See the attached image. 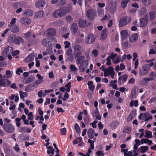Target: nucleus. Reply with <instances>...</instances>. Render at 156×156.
I'll return each instance as SVG.
<instances>
[{
	"mask_svg": "<svg viewBox=\"0 0 156 156\" xmlns=\"http://www.w3.org/2000/svg\"><path fill=\"white\" fill-rule=\"evenodd\" d=\"M119 124V122L117 121H114L110 124V126L115 129L118 127Z\"/></svg>",
	"mask_w": 156,
	"mask_h": 156,
	"instance_id": "26",
	"label": "nucleus"
},
{
	"mask_svg": "<svg viewBox=\"0 0 156 156\" xmlns=\"http://www.w3.org/2000/svg\"><path fill=\"white\" fill-rule=\"evenodd\" d=\"M14 50L12 47L11 46L5 48L3 51L2 54L4 56H7L8 55L12 54L13 51Z\"/></svg>",
	"mask_w": 156,
	"mask_h": 156,
	"instance_id": "13",
	"label": "nucleus"
},
{
	"mask_svg": "<svg viewBox=\"0 0 156 156\" xmlns=\"http://www.w3.org/2000/svg\"><path fill=\"white\" fill-rule=\"evenodd\" d=\"M60 131L61 134L62 135H65L66 132V128H63L60 129Z\"/></svg>",
	"mask_w": 156,
	"mask_h": 156,
	"instance_id": "53",
	"label": "nucleus"
},
{
	"mask_svg": "<svg viewBox=\"0 0 156 156\" xmlns=\"http://www.w3.org/2000/svg\"><path fill=\"white\" fill-rule=\"evenodd\" d=\"M20 137L23 141H27L29 140L30 136L27 134L23 135L21 136Z\"/></svg>",
	"mask_w": 156,
	"mask_h": 156,
	"instance_id": "35",
	"label": "nucleus"
},
{
	"mask_svg": "<svg viewBox=\"0 0 156 156\" xmlns=\"http://www.w3.org/2000/svg\"><path fill=\"white\" fill-rule=\"evenodd\" d=\"M128 78V75L125 74L119 77L118 82L119 84H121L126 81Z\"/></svg>",
	"mask_w": 156,
	"mask_h": 156,
	"instance_id": "17",
	"label": "nucleus"
},
{
	"mask_svg": "<svg viewBox=\"0 0 156 156\" xmlns=\"http://www.w3.org/2000/svg\"><path fill=\"white\" fill-rule=\"evenodd\" d=\"M120 34L122 40H125L129 36L128 31L127 30H122L120 32Z\"/></svg>",
	"mask_w": 156,
	"mask_h": 156,
	"instance_id": "15",
	"label": "nucleus"
},
{
	"mask_svg": "<svg viewBox=\"0 0 156 156\" xmlns=\"http://www.w3.org/2000/svg\"><path fill=\"white\" fill-rule=\"evenodd\" d=\"M64 98H62L63 101H65L67 99L69 98V95L67 93H66L64 96Z\"/></svg>",
	"mask_w": 156,
	"mask_h": 156,
	"instance_id": "58",
	"label": "nucleus"
},
{
	"mask_svg": "<svg viewBox=\"0 0 156 156\" xmlns=\"http://www.w3.org/2000/svg\"><path fill=\"white\" fill-rule=\"evenodd\" d=\"M87 21L86 20H80L79 21L78 25L80 28H84L85 27Z\"/></svg>",
	"mask_w": 156,
	"mask_h": 156,
	"instance_id": "24",
	"label": "nucleus"
},
{
	"mask_svg": "<svg viewBox=\"0 0 156 156\" xmlns=\"http://www.w3.org/2000/svg\"><path fill=\"white\" fill-rule=\"evenodd\" d=\"M85 57L84 55H81L79 56L76 60V62L77 65L80 64V62L84 60Z\"/></svg>",
	"mask_w": 156,
	"mask_h": 156,
	"instance_id": "33",
	"label": "nucleus"
},
{
	"mask_svg": "<svg viewBox=\"0 0 156 156\" xmlns=\"http://www.w3.org/2000/svg\"><path fill=\"white\" fill-rule=\"evenodd\" d=\"M148 53L149 55L156 54V51L153 48H151L149 51Z\"/></svg>",
	"mask_w": 156,
	"mask_h": 156,
	"instance_id": "61",
	"label": "nucleus"
},
{
	"mask_svg": "<svg viewBox=\"0 0 156 156\" xmlns=\"http://www.w3.org/2000/svg\"><path fill=\"white\" fill-rule=\"evenodd\" d=\"M35 80L34 78L33 77V78H27L25 77L24 78L25 82L24 83L26 84L30 83Z\"/></svg>",
	"mask_w": 156,
	"mask_h": 156,
	"instance_id": "30",
	"label": "nucleus"
},
{
	"mask_svg": "<svg viewBox=\"0 0 156 156\" xmlns=\"http://www.w3.org/2000/svg\"><path fill=\"white\" fill-rule=\"evenodd\" d=\"M96 154L97 156H104L105 155V153L100 150L97 151Z\"/></svg>",
	"mask_w": 156,
	"mask_h": 156,
	"instance_id": "48",
	"label": "nucleus"
},
{
	"mask_svg": "<svg viewBox=\"0 0 156 156\" xmlns=\"http://www.w3.org/2000/svg\"><path fill=\"white\" fill-rule=\"evenodd\" d=\"M20 23L23 24H29L31 23V20L28 18H22L20 19Z\"/></svg>",
	"mask_w": 156,
	"mask_h": 156,
	"instance_id": "20",
	"label": "nucleus"
},
{
	"mask_svg": "<svg viewBox=\"0 0 156 156\" xmlns=\"http://www.w3.org/2000/svg\"><path fill=\"white\" fill-rule=\"evenodd\" d=\"M69 11L68 7H64L54 11L53 13V16L56 18L61 17L66 15Z\"/></svg>",
	"mask_w": 156,
	"mask_h": 156,
	"instance_id": "1",
	"label": "nucleus"
},
{
	"mask_svg": "<svg viewBox=\"0 0 156 156\" xmlns=\"http://www.w3.org/2000/svg\"><path fill=\"white\" fill-rule=\"evenodd\" d=\"M47 149L51 150L50 151L49 150H48L47 151V153L48 154H52L54 155L55 154V149H52V147L51 146H48L47 147Z\"/></svg>",
	"mask_w": 156,
	"mask_h": 156,
	"instance_id": "32",
	"label": "nucleus"
},
{
	"mask_svg": "<svg viewBox=\"0 0 156 156\" xmlns=\"http://www.w3.org/2000/svg\"><path fill=\"white\" fill-rule=\"evenodd\" d=\"M44 12L42 10H40L36 12L35 14V16L36 18L42 17L44 15Z\"/></svg>",
	"mask_w": 156,
	"mask_h": 156,
	"instance_id": "29",
	"label": "nucleus"
},
{
	"mask_svg": "<svg viewBox=\"0 0 156 156\" xmlns=\"http://www.w3.org/2000/svg\"><path fill=\"white\" fill-rule=\"evenodd\" d=\"M129 115H131V116H133V117L135 118L136 116V110H134L131 112L129 114Z\"/></svg>",
	"mask_w": 156,
	"mask_h": 156,
	"instance_id": "59",
	"label": "nucleus"
},
{
	"mask_svg": "<svg viewBox=\"0 0 156 156\" xmlns=\"http://www.w3.org/2000/svg\"><path fill=\"white\" fill-rule=\"evenodd\" d=\"M94 106L96 108L94 111L91 112V114L93 118L95 117H96V119L97 120H100L101 119V115H100L99 112L98 110V103L97 101H96L94 102Z\"/></svg>",
	"mask_w": 156,
	"mask_h": 156,
	"instance_id": "4",
	"label": "nucleus"
},
{
	"mask_svg": "<svg viewBox=\"0 0 156 156\" xmlns=\"http://www.w3.org/2000/svg\"><path fill=\"white\" fill-rule=\"evenodd\" d=\"M3 129L7 133H12L15 131L14 127L11 124L5 123L3 126Z\"/></svg>",
	"mask_w": 156,
	"mask_h": 156,
	"instance_id": "7",
	"label": "nucleus"
},
{
	"mask_svg": "<svg viewBox=\"0 0 156 156\" xmlns=\"http://www.w3.org/2000/svg\"><path fill=\"white\" fill-rule=\"evenodd\" d=\"M87 68V66H84L80 64V65L79 69L80 72H83L85 71V69Z\"/></svg>",
	"mask_w": 156,
	"mask_h": 156,
	"instance_id": "49",
	"label": "nucleus"
},
{
	"mask_svg": "<svg viewBox=\"0 0 156 156\" xmlns=\"http://www.w3.org/2000/svg\"><path fill=\"white\" fill-rule=\"evenodd\" d=\"M16 19L15 18H12L11 22H10V25H15V24L16 23Z\"/></svg>",
	"mask_w": 156,
	"mask_h": 156,
	"instance_id": "63",
	"label": "nucleus"
},
{
	"mask_svg": "<svg viewBox=\"0 0 156 156\" xmlns=\"http://www.w3.org/2000/svg\"><path fill=\"white\" fill-rule=\"evenodd\" d=\"M53 39L51 37H46L42 40L41 43L42 45L44 47L46 46L48 44L49 48H51L52 44L51 43L53 41Z\"/></svg>",
	"mask_w": 156,
	"mask_h": 156,
	"instance_id": "6",
	"label": "nucleus"
},
{
	"mask_svg": "<svg viewBox=\"0 0 156 156\" xmlns=\"http://www.w3.org/2000/svg\"><path fill=\"white\" fill-rule=\"evenodd\" d=\"M96 15V12L91 9H89L86 12V16L89 20H93L95 18Z\"/></svg>",
	"mask_w": 156,
	"mask_h": 156,
	"instance_id": "8",
	"label": "nucleus"
},
{
	"mask_svg": "<svg viewBox=\"0 0 156 156\" xmlns=\"http://www.w3.org/2000/svg\"><path fill=\"white\" fill-rule=\"evenodd\" d=\"M78 26L77 23H73L71 25L70 30L72 34H75L78 30Z\"/></svg>",
	"mask_w": 156,
	"mask_h": 156,
	"instance_id": "16",
	"label": "nucleus"
},
{
	"mask_svg": "<svg viewBox=\"0 0 156 156\" xmlns=\"http://www.w3.org/2000/svg\"><path fill=\"white\" fill-rule=\"evenodd\" d=\"M95 39V37L93 34H90L87 36L85 40V43L87 44H91L93 43Z\"/></svg>",
	"mask_w": 156,
	"mask_h": 156,
	"instance_id": "11",
	"label": "nucleus"
},
{
	"mask_svg": "<svg viewBox=\"0 0 156 156\" xmlns=\"http://www.w3.org/2000/svg\"><path fill=\"white\" fill-rule=\"evenodd\" d=\"M66 19V20L69 23H71L73 20L72 17L70 16H67Z\"/></svg>",
	"mask_w": 156,
	"mask_h": 156,
	"instance_id": "50",
	"label": "nucleus"
},
{
	"mask_svg": "<svg viewBox=\"0 0 156 156\" xmlns=\"http://www.w3.org/2000/svg\"><path fill=\"white\" fill-rule=\"evenodd\" d=\"M98 122V121L95 120L93 122L90 123V125H92V127L94 128H96L97 127L96 123Z\"/></svg>",
	"mask_w": 156,
	"mask_h": 156,
	"instance_id": "52",
	"label": "nucleus"
},
{
	"mask_svg": "<svg viewBox=\"0 0 156 156\" xmlns=\"http://www.w3.org/2000/svg\"><path fill=\"white\" fill-rule=\"evenodd\" d=\"M23 70L21 68H18L16 71V73L19 75H20V73H23Z\"/></svg>",
	"mask_w": 156,
	"mask_h": 156,
	"instance_id": "51",
	"label": "nucleus"
},
{
	"mask_svg": "<svg viewBox=\"0 0 156 156\" xmlns=\"http://www.w3.org/2000/svg\"><path fill=\"white\" fill-rule=\"evenodd\" d=\"M34 56L33 54L31 53L29 55L24 59V61L26 62H29L33 60L34 58Z\"/></svg>",
	"mask_w": 156,
	"mask_h": 156,
	"instance_id": "23",
	"label": "nucleus"
},
{
	"mask_svg": "<svg viewBox=\"0 0 156 156\" xmlns=\"http://www.w3.org/2000/svg\"><path fill=\"white\" fill-rule=\"evenodd\" d=\"M11 82L9 79L6 77L5 75L4 76L0 79V87H8L11 84Z\"/></svg>",
	"mask_w": 156,
	"mask_h": 156,
	"instance_id": "3",
	"label": "nucleus"
},
{
	"mask_svg": "<svg viewBox=\"0 0 156 156\" xmlns=\"http://www.w3.org/2000/svg\"><path fill=\"white\" fill-rule=\"evenodd\" d=\"M5 73L6 75V76L8 79L10 78L12 75V73L11 72V71L9 70L6 71Z\"/></svg>",
	"mask_w": 156,
	"mask_h": 156,
	"instance_id": "44",
	"label": "nucleus"
},
{
	"mask_svg": "<svg viewBox=\"0 0 156 156\" xmlns=\"http://www.w3.org/2000/svg\"><path fill=\"white\" fill-rule=\"evenodd\" d=\"M142 3L145 6L149 5L151 2V0H141Z\"/></svg>",
	"mask_w": 156,
	"mask_h": 156,
	"instance_id": "40",
	"label": "nucleus"
},
{
	"mask_svg": "<svg viewBox=\"0 0 156 156\" xmlns=\"http://www.w3.org/2000/svg\"><path fill=\"white\" fill-rule=\"evenodd\" d=\"M8 27L9 28L10 30L13 33H17L20 30L19 27L16 24L13 25L9 24Z\"/></svg>",
	"mask_w": 156,
	"mask_h": 156,
	"instance_id": "12",
	"label": "nucleus"
},
{
	"mask_svg": "<svg viewBox=\"0 0 156 156\" xmlns=\"http://www.w3.org/2000/svg\"><path fill=\"white\" fill-rule=\"evenodd\" d=\"M33 10L30 9L26 10L25 12H24L25 16H31L33 15Z\"/></svg>",
	"mask_w": 156,
	"mask_h": 156,
	"instance_id": "28",
	"label": "nucleus"
},
{
	"mask_svg": "<svg viewBox=\"0 0 156 156\" xmlns=\"http://www.w3.org/2000/svg\"><path fill=\"white\" fill-rule=\"evenodd\" d=\"M148 16V14H147L144 16L145 18H142L140 19L139 23L140 27H145L147 25V22L149 21V20Z\"/></svg>",
	"mask_w": 156,
	"mask_h": 156,
	"instance_id": "9",
	"label": "nucleus"
},
{
	"mask_svg": "<svg viewBox=\"0 0 156 156\" xmlns=\"http://www.w3.org/2000/svg\"><path fill=\"white\" fill-rule=\"evenodd\" d=\"M107 30V29L105 28L102 31L100 37L101 40H104L106 37L107 36V34H106Z\"/></svg>",
	"mask_w": 156,
	"mask_h": 156,
	"instance_id": "25",
	"label": "nucleus"
},
{
	"mask_svg": "<svg viewBox=\"0 0 156 156\" xmlns=\"http://www.w3.org/2000/svg\"><path fill=\"white\" fill-rule=\"evenodd\" d=\"M145 133V135L144 136L145 137L149 138L152 137V132L151 131L147 130L146 131Z\"/></svg>",
	"mask_w": 156,
	"mask_h": 156,
	"instance_id": "37",
	"label": "nucleus"
},
{
	"mask_svg": "<svg viewBox=\"0 0 156 156\" xmlns=\"http://www.w3.org/2000/svg\"><path fill=\"white\" fill-rule=\"evenodd\" d=\"M70 68L71 70L73 71H77L78 70L77 68L74 65H71Z\"/></svg>",
	"mask_w": 156,
	"mask_h": 156,
	"instance_id": "55",
	"label": "nucleus"
},
{
	"mask_svg": "<svg viewBox=\"0 0 156 156\" xmlns=\"http://www.w3.org/2000/svg\"><path fill=\"white\" fill-rule=\"evenodd\" d=\"M56 34V31L55 29L50 28L48 29L47 31V34L49 36H53Z\"/></svg>",
	"mask_w": 156,
	"mask_h": 156,
	"instance_id": "21",
	"label": "nucleus"
},
{
	"mask_svg": "<svg viewBox=\"0 0 156 156\" xmlns=\"http://www.w3.org/2000/svg\"><path fill=\"white\" fill-rule=\"evenodd\" d=\"M75 129L77 133H80V128L78 124L77 123L75 124Z\"/></svg>",
	"mask_w": 156,
	"mask_h": 156,
	"instance_id": "43",
	"label": "nucleus"
},
{
	"mask_svg": "<svg viewBox=\"0 0 156 156\" xmlns=\"http://www.w3.org/2000/svg\"><path fill=\"white\" fill-rule=\"evenodd\" d=\"M114 68L112 66H110L108 69H105L104 72L105 76H107L109 74H110L114 72Z\"/></svg>",
	"mask_w": 156,
	"mask_h": 156,
	"instance_id": "14",
	"label": "nucleus"
},
{
	"mask_svg": "<svg viewBox=\"0 0 156 156\" xmlns=\"http://www.w3.org/2000/svg\"><path fill=\"white\" fill-rule=\"evenodd\" d=\"M128 3L125 1V0L123 1L121 3V6L123 8L125 9L126 7L127 6V4Z\"/></svg>",
	"mask_w": 156,
	"mask_h": 156,
	"instance_id": "57",
	"label": "nucleus"
},
{
	"mask_svg": "<svg viewBox=\"0 0 156 156\" xmlns=\"http://www.w3.org/2000/svg\"><path fill=\"white\" fill-rule=\"evenodd\" d=\"M132 129L129 126L127 127L126 129H124L123 130V133H126L128 134H129L131 131Z\"/></svg>",
	"mask_w": 156,
	"mask_h": 156,
	"instance_id": "42",
	"label": "nucleus"
},
{
	"mask_svg": "<svg viewBox=\"0 0 156 156\" xmlns=\"http://www.w3.org/2000/svg\"><path fill=\"white\" fill-rule=\"evenodd\" d=\"M9 42L10 43H14L16 44H23L24 40L23 37L20 36H16V35H12L9 38Z\"/></svg>",
	"mask_w": 156,
	"mask_h": 156,
	"instance_id": "2",
	"label": "nucleus"
},
{
	"mask_svg": "<svg viewBox=\"0 0 156 156\" xmlns=\"http://www.w3.org/2000/svg\"><path fill=\"white\" fill-rule=\"evenodd\" d=\"M149 15V21L153 20L155 17V14L152 12H148Z\"/></svg>",
	"mask_w": 156,
	"mask_h": 156,
	"instance_id": "41",
	"label": "nucleus"
},
{
	"mask_svg": "<svg viewBox=\"0 0 156 156\" xmlns=\"http://www.w3.org/2000/svg\"><path fill=\"white\" fill-rule=\"evenodd\" d=\"M28 119L29 120H32L33 119V112H29L28 114Z\"/></svg>",
	"mask_w": 156,
	"mask_h": 156,
	"instance_id": "56",
	"label": "nucleus"
},
{
	"mask_svg": "<svg viewBox=\"0 0 156 156\" xmlns=\"http://www.w3.org/2000/svg\"><path fill=\"white\" fill-rule=\"evenodd\" d=\"M82 141V138L80 137L77 138L73 142V144H76Z\"/></svg>",
	"mask_w": 156,
	"mask_h": 156,
	"instance_id": "38",
	"label": "nucleus"
},
{
	"mask_svg": "<svg viewBox=\"0 0 156 156\" xmlns=\"http://www.w3.org/2000/svg\"><path fill=\"white\" fill-rule=\"evenodd\" d=\"M64 44H65V48H68L70 45V43L68 41H65L64 42Z\"/></svg>",
	"mask_w": 156,
	"mask_h": 156,
	"instance_id": "54",
	"label": "nucleus"
},
{
	"mask_svg": "<svg viewBox=\"0 0 156 156\" xmlns=\"http://www.w3.org/2000/svg\"><path fill=\"white\" fill-rule=\"evenodd\" d=\"M87 134L89 138L91 139H92L94 137V129L92 128L89 129L87 131Z\"/></svg>",
	"mask_w": 156,
	"mask_h": 156,
	"instance_id": "22",
	"label": "nucleus"
},
{
	"mask_svg": "<svg viewBox=\"0 0 156 156\" xmlns=\"http://www.w3.org/2000/svg\"><path fill=\"white\" fill-rule=\"evenodd\" d=\"M72 52L73 50L70 47L67 49L66 52V54L68 56H70L71 55H73Z\"/></svg>",
	"mask_w": 156,
	"mask_h": 156,
	"instance_id": "46",
	"label": "nucleus"
},
{
	"mask_svg": "<svg viewBox=\"0 0 156 156\" xmlns=\"http://www.w3.org/2000/svg\"><path fill=\"white\" fill-rule=\"evenodd\" d=\"M74 52L80 51L82 49V47L80 45L76 44L73 47Z\"/></svg>",
	"mask_w": 156,
	"mask_h": 156,
	"instance_id": "27",
	"label": "nucleus"
},
{
	"mask_svg": "<svg viewBox=\"0 0 156 156\" xmlns=\"http://www.w3.org/2000/svg\"><path fill=\"white\" fill-rule=\"evenodd\" d=\"M136 94V87H134L131 90V95L134 97Z\"/></svg>",
	"mask_w": 156,
	"mask_h": 156,
	"instance_id": "47",
	"label": "nucleus"
},
{
	"mask_svg": "<svg viewBox=\"0 0 156 156\" xmlns=\"http://www.w3.org/2000/svg\"><path fill=\"white\" fill-rule=\"evenodd\" d=\"M131 21L130 17L124 16L122 18L119 22V27H122L126 25Z\"/></svg>",
	"mask_w": 156,
	"mask_h": 156,
	"instance_id": "5",
	"label": "nucleus"
},
{
	"mask_svg": "<svg viewBox=\"0 0 156 156\" xmlns=\"http://www.w3.org/2000/svg\"><path fill=\"white\" fill-rule=\"evenodd\" d=\"M45 5V2L43 0H39L35 3V6L39 8H43Z\"/></svg>",
	"mask_w": 156,
	"mask_h": 156,
	"instance_id": "19",
	"label": "nucleus"
},
{
	"mask_svg": "<svg viewBox=\"0 0 156 156\" xmlns=\"http://www.w3.org/2000/svg\"><path fill=\"white\" fill-rule=\"evenodd\" d=\"M140 148V149L141 153H143L146 152L148 149V147L147 146H141Z\"/></svg>",
	"mask_w": 156,
	"mask_h": 156,
	"instance_id": "31",
	"label": "nucleus"
},
{
	"mask_svg": "<svg viewBox=\"0 0 156 156\" xmlns=\"http://www.w3.org/2000/svg\"><path fill=\"white\" fill-rule=\"evenodd\" d=\"M138 33H134L132 35L129 37V41L132 43H133L136 41L138 39Z\"/></svg>",
	"mask_w": 156,
	"mask_h": 156,
	"instance_id": "18",
	"label": "nucleus"
},
{
	"mask_svg": "<svg viewBox=\"0 0 156 156\" xmlns=\"http://www.w3.org/2000/svg\"><path fill=\"white\" fill-rule=\"evenodd\" d=\"M32 35V32L30 31H28L26 33H23V37L25 39H28L30 38Z\"/></svg>",
	"mask_w": 156,
	"mask_h": 156,
	"instance_id": "36",
	"label": "nucleus"
},
{
	"mask_svg": "<svg viewBox=\"0 0 156 156\" xmlns=\"http://www.w3.org/2000/svg\"><path fill=\"white\" fill-rule=\"evenodd\" d=\"M34 84H30L28 85L25 88V90L26 91L29 92L30 90L33 89V87H34Z\"/></svg>",
	"mask_w": 156,
	"mask_h": 156,
	"instance_id": "34",
	"label": "nucleus"
},
{
	"mask_svg": "<svg viewBox=\"0 0 156 156\" xmlns=\"http://www.w3.org/2000/svg\"><path fill=\"white\" fill-rule=\"evenodd\" d=\"M20 53V51L19 50H13L12 52V56H14L19 55Z\"/></svg>",
	"mask_w": 156,
	"mask_h": 156,
	"instance_id": "45",
	"label": "nucleus"
},
{
	"mask_svg": "<svg viewBox=\"0 0 156 156\" xmlns=\"http://www.w3.org/2000/svg\"><path fill=\"white\" fill-rule=\"evenodd\" d=\"M148 139L147 138H143L141 140V144H143L144 143L147 144V142Z\"/></svg>",
	"mask_w": 156,
	"mask_h": 156,
	"instance_id": "62",
	"label": "nucleus"
},
{
	"mask_svg": "<svg viewBox=\"0 0 156 156\" xmlns=\"http://www.w3.org/2000/svg\"><path fill=\"white\" fill-rule=\"evenodd\" d=\"M38 41V40L37 38H30L29 40V41L30 42L31 44H35L37 43Z\"/></svg>",
	"mask_w": 156,
	"mask_h": 156,
	"instance_id": "39",
	"label": "nucleus"
},
{
	"mask_svg": "<svg viewBox=\"0 0 156 156\" xmlns=\"http://www.w3.org/2000/svg\"><path fill=\"white\" fill-rule=\"evenodd\" d=\"M150 69V67H148L147 64H144L142 68L140 69L139 74L141 76L145 75L149 72Z\"/></svg>",
	"mask_w": 156,
	"mask_h": 156,
	"instance_id": "10",
	"label": "nucleus"
},
{
	"mask_svg": "<svg viewBox=\"0 0 156 156\" xmlns=\"http://www.w3.org/2000/svg\"><path fill=\"white\" fill-rule=\"evenodd\" d=\"M106 60L107 61V62L106 63V64L108 66H110L111 64V58L109 57H108L107 58Z\"/></svg>",
	"mask_w": 156,
	"mask_h": 156,
	"instance_id": "60",
	"label": "nucleus"
},
{
	"mask_svg": "<svg viewBox=\"0 0 156 156\" xmlns=\"http://www.w3.org/2000/svg\"><path fill=\"white\" fill-rule=\"evenodd\" d=\"M117 56V54H113V53H112L110 55L108 56L111 59H114Z\"/></svg>",
	"mask_w": 156,
	"mask_h": 156,
	"instance_id": "64",
	"label": "nucleus"
}]
</instances>
